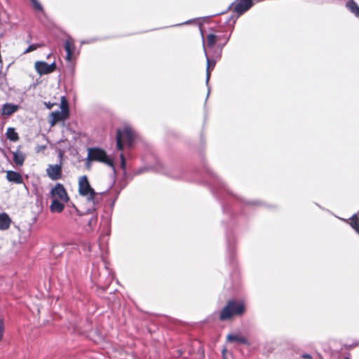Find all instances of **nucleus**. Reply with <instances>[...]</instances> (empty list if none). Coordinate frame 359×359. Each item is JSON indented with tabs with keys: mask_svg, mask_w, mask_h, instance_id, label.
Here are the masks:
<instances>
[{
	"mask_svg": "<svg viewBox=\"0 0 359 359\" xmlns=\"http://www.w3.org/2000/svg\"><path fill=\"white\" fill-rule=\"evenodd\" d=\"M79 193L86 198L88 205L86 210L88 212H94L97 210L102 201V196L96 193L90 187L86 175L81 176L79 180Z\"/></svg>",
	"mask_w": 359,
	"mask_h": 359,
	"instance_id": "f257e3e1",
	"label": "nucleus"
},
{
	"mask_svg": "<svg viewBox=\"0 0 359 359\" xmlns=\"http://www.w3.org/2000/svg\"><path fill=\"white\" fill-rule=\"evenodd\" d=\"M52 202L50 206L52 212H61L65 208V204L68 202L69 197L64 186L57 183L51 189Z\"/></svg>",
	"mask_w": 359,
	"mask_h": 359,
	"instance_id": "f03ea898",
	"label": "nucleus"
},
{
	"mask_svg": "<svg viewBox=\"0 0 359 359\" xmlns=\"http://www.w3.org/2000/svg\"><path fill=\"white\" fill-rule=\"evenodd\" d=\"M212 32L208 34L206 36V45L209 48H213L217 44V41H224V43H219L217 44V48L216 49L217 50H218L217 53V57L220 58L222 52V48L228 43L231 36V34H223V32L221 31L219 29H212Z\"/></svg>",
	"mask_w": 359,
	"mask_h": 359,
	"instance_id": "7ed1b4c3",
	"label": "nucleus"
},
{
	"mask_svg": "<svg viewBox=\"0 0 359 359\" xmlns=\"http://www.w3.org/2000/svg\"><path fill=\"white\" fill-rule=\"evenodd\" d=\"M245 311V305L241 302L229 300L219 313V319L226 320L233 316H242Z\"/></svg>",
	"mask_w": 359,
	"mask_h": 359,
	"instance_id": "20e7f679",
	"label": "nucleus"
},
{
	"mask_svg": "<svg viewBox=\"0 0 359 359\" xmlns=\"http://www.w3.org/2000/svg\"><path fill=\"white\" fill-rule=\"evenodd\" d=\"M136 137L135 133L128 126L124 127L122 130L118 129L116 131V147L119 151L123 150V141L131 147Z\"/></svg>",
	"mask_w": 359,
	"mask_h": 359,
	"instance_id": "39448f33",
	"label": "nucleus"
},
{
	"mask_svg": "<svg viewBox=\"0 0 359 359\" xmlns=\"http://www.w3.org/2000/svg\"><path fill=\"white\" fill-rule=\"evenodd\" d=\"M88 161H98L103 163L108 166L111 167L114 170V161L105 152L104 150L93 147L88 149Z\"/></svg>",
	"mask_w": 359,
	"mask_h": 359,
	"instance_id": "423d86ee",
	"label": "nucleus"
},
{
	"mask_svg": "<svg viewBox=\"0 0 359 359\" xmlns=\"http://www.w3.org/2000/svg\"><path fill=\"white\" fill-rule=\"evenodd\" d=\"M203 47L205 55L206 57V62H207L205 83H206L207 86H208L209 80L210 78V72L214 69L215 64H216V61L218 59L217 57V53L218 50H215L214 51V55L212 56V58H210L208 55V53H207V51L205 49V40L203 38Z\"/></svg>",
	"mask_w": 359,
	"mask_h": 359,
	"instance_id": "0eeeda50",
	"label": "nucleus"
},
{
	"mask_svg": "<svg viewBox=\"0 0 359 359\" xmlns=\"http://www.w3.org/2000/svg\"><path fill=\"white\" fill-rule=\"evenodd\" d=\"M36 72L40 75L48 74L53 72L56 69L55 62L50 65L43 61H36L34 64Z\"/></svg>",
	"mask_w": 359,
	"mask_h": 359,
	"instance_id": "6e6552de",
	"label": "nucleus"
},
{
	"mask_svg": "<svg viewBox=\"0 0 359 359\" xmlns=\"http://www.w3.org/2000/svg\"><path fill=\"white\" fill-rule=\"evenodd\" d=\"M47 176L52 180H57L62 178V171L61 164L48 165L46 170Z\"/></svg>",
	"mask_w": 359,
	"mask_h": 359,
	"instance_id": "1a4fd4ad",
	"label": "nucleus"
},
{
	"mask_svg": "<svg viewBox=\"0 0 359 359\" xmlns=\"http://www.w3.org/2000/svg\"><path fill=\"white\" fill-rule=\"evenodd\" d=\"M81 222L83 229L88 233L91 232L97 225V217L95 215L90 217L86 215L82 218Z\"/></svg>",
	"mask_w": 359,
	"mask_h": 359,
	"instance_id": "9d476101",
	"label": "nucleus"
},
{
	"mask_svg": "<svg viewBox=\"0 0 359 359\" xmlns=\"http://www.w3.org/2000/svg\"><path fill=\"white\" fill-rule=\"evenodd\" d=\"M233 11L238 15H241L247 11L249 8H250V7L252 6V1L240 0L236 4H233Z\"/></svg>",
	"mask_w": 359,
	"mask_h": 359,
	"instance_id": "9b49d317",
	"label": "nucleus"
},
{
	"mask_svg": "<svg viewBox=\"0 0 359 359\" xmlns=\"http://www.w3.org/2000/svg\"><path fill=\"white\" fill-rule=\"evenodd\" d=\"M65 50L66 51V60L70 62L72 59L73 53L75 50V46L74 43V40L69 37L68 38L65 43Z\"/></svg>",
	"mask_w": 359,
	"mask_h": 359,
	"instance_id": "f8f14e48",
	"label": "nucleus"
},
{
	"mask_svg": "<svg viewBox=\"0 0 359 359\" xmlns=\"http://www.w3.org/2000/svg\"><path fill=\"white\" fill-rule=\"evenodd\" d=\"M6 179L8 182L18 184H22L23 182L22 175L19 172L12 170H8L6 172Z\"/></svg>",
	"mask_w": 359,
	"mask_h": 359,
	"instance_id": "ddd939ff",
	"label": "nucleus"
},
{
	"mask_svg": "<svg viewBox=\"0 0 359 359\" xmlns=\"http://www.w3.org/2000/svg\"><path fill=\"white\" fill-rule=\"evenodd\" d=\"M213 191L215 193V194H217L218 196L222 195V192H226L230 194H231L229 189L226 187V186L224 184L223 182L219 179L217 177H215V182Z\"/></svg>",
	"mask_w": 359,
	"mask_h": 359,
	"instance_id": "4468645a",
	"label": "nucleus"
},
{
	"mask_svg": "<svg viewBox=\"0 0 359 359\" xmlns=\"http://www.w3.org/2000/svg\"><path fill=\"white\" fill-rule=\"evenodd\" d=\"M226 339L229 342H236L237 344H248V339L241 335V334H229L227 336H226Z\"/></svg>",
	"mask_w": 359,
	"mask_h": 359,
	"instance_id": "2eb2a0df",
	"label": "nucleus"
},
{
	"mask_svg": "<svg viewBox=\"0 0 359 359\" xmlns=\"http://www.w3.org/2000/svg\"><path fill=\"white\" fill-rule=\"evenodd\" d=\"M11 223V219L6 213H0V230H7L10 227Z\"/></svg>",
	"mask_w": 359,
	"mask_h": 359,
	"instance_id": "dca6fc26",
	"label": "nucleus"
},
{
	"mask_svg": "<svg viewBox=\"0 0 359 359\" xmlns=\"http://www.w3.org/2000/svg\"><path fill=\"white\" fill-rule=\"evenodd\" d=\"M18 106L13 104L6 103L2 107V114L10 116L17 111Z\"/></svg>",
	"mask_w": 359,
	"mask_h": 359,
	"instance_id": "f3484780",
	"label": "nucleus"
},
{
	"mask_svg": "<svg viewBox=\"0 0 359 359\" xmlns=\"http://www.w3.org/2000/svg\"><path fill=\"white\" fill-rule=\"evenodd\" d=\"M64 113L60 111H53L50 116L51 118L50 123L51 126H54L56 123L62 121L64 118Z\"/></svg>",
	"mask_w": 359,
	"mask_h": 359,
	"instance_id": "a211bd4d",
	"label": "nucleus"
},
{
	"mask_svg": "<svg viewBox=\"0 0 359 359\" xmlns=\"http://www.w3.org/2000/svg\"><path fill=\"white\" fill-rule=\"evenodd\" d=\"M346 7L355 15V17L359 18V6L353 0L348 1L346 3Z\"/></svg>",
	"mask_w": 359,
	"mask_h": 359,
	"instance_id": "6ab92c4d",
	"label": "nucleus"
},
{
	"mask_svg": "<svg viewBox=\"0 0 359 359\" xmlns=\"http://www.w3.org/2000/svg\"><path fill=\"white\" fill-rule=\"evenodd\" d=\"M343 220L348 223L359 234V219L356 215H353L350 218V222L346 219Z\"/></svg>",
	"mask_w": 359,
	"mask_h": 359,
	"instance_id": "aec40b11",
	"label": "nucleus"
},
{
	"mask_svg": "<svg viewBox=\"0 0 359 359\" xmlns=\"http://www.w3.org/2000/svg\"><path fill=\"white\" fill-rule=\"evenodd\" d=\"M6 137L11 141L16 142L19 137L13 128H8L6 133Z\"/></svg>",
	"mask_w": 359,
	"mask_h": 359,
	"instance_id": "412c9836",
	"label": "nucleus"
},
{
	"mask_svg": "<svg viewBox=\"0 0 359 359\" xmlns=\"http://www.w3.org/2000/svg\"><path fill=\"white\" fill-rule=\"evenodd\" d=\"M13 159L17 165H22L25 161V156L21 152H14Z\"/></svg>",
	"mask_w": 359,
	"mask_h": 359,
	"instance_id": "4be33fe9",
	"label": "nucleus"
},
{
	"mask_svg": "<svg viewBox=\"0 0 359 359\" xmlns=\"http://www.w3.org/2000/svg\"><path fill=\"white\" fill-rule=\"evenodd\" d=\"M34 8L36 11H43V7L37 0H30Z\"/></svg>",
	"mask_w": 359,
	"mask_h": 359,
	"instance_id": "5701e85b",
	"label": "nucleus"
},
{
	"mask_svg": "<svg viewBox=\"0 0 359 359\" xmlns=\"http://www.w3.org/2000/svg\"><path fill=\"white\" fill-rule=\"evenodd\" d=\"M61 108L62 112L65 113L68 111V105L64 97H62Z\"/></svg>",
	"mask_w": 359,
	"mask_h": 359,
	"instance_id": "b1692460",
	"label": "nucleus"
},
{
	"mask_svg": "<svg viewBox=\"0 0 359 359\" xmlns=\"http://www.w3.org/2000/svg\"><path fill=\"white\" fill-rule=\"evenodd\" d=\"M39 46H40V45H39V44H32V45L29 46V47L25 50L24 53H27L32 52V51L36 50Z\"/></svg>",
	"mask_w": 359,
	"mask_h": 359,
	"instance_id": "393cba45",
	"label": "nucleus"
},
{
	"mask_svg": "<svg viewBox=\"0 0 359 359\" xmlns=\"http://www.w3.org/2000/svg\"><path fill=\"white\" fill-rule=\"evenodd\" d=\"M4 331V323L2 320H0V341L1 340V339L3 337Z\"/></svg>",
	"mask_w": 359,
	"mask_h": 359,
	"instance_id": "a878e982",
	"label": "nucleus"
},
{
	"mask_svg": "<svg viewBox=\"0 0 359 359\" xmlns=\"http://www.w3.org/2000/svg\"><path fill=\"white\" fill-rule=\"evenodd\" d=\"M121 166L123 169H125V167H126V161H125V158H124V156L123 155L121 154Z\"/></svg>",
	"mask_w": 359,
	"mask_h": 359,
	"instance_id": "bb28decb",
	"label": "nucleus"
},
{
	"mask_svg": "<svg viewBox=\"0 0 359 359\" xmlns=\"http://www.w3.org/2000/svg\"><path fill=\"white\" fill-rule=\"evenodd\" d=\"M302 359H315V358L309 354H304L302 355Z\"/></svg>",
	"mask_w": 359,
	"mask_h": 359,
	"instance_id": "cd10ccee",
	"label": "nucleus"
},
{
	"mask_svg": "<svg viewBox=\"0 0 359 359\" xmlns=\"http://www.w3.org/2000/svg\"><path fill=\"white\" fill-rule=\"evenodd\" d=\"M45 105L48 109H50L53 107V104L50 102H45Z\"/></svg>",
	"mask_w": 359,
	"mask_h": 359,
	"instance_id": "c85d7f7f",
	"label": "nucleus"
},
{
	"mask_svg": "<svg viewBox=\"0 0 359 359\" xmlns=\"http://www.w3.org/2000/svg\"><path fill=\"white\" fill-rule=\"evenodd\" d=\"M91 161H88V158H86V166L88 169H90V167H91V163H90Z\"/></svg>",
	"mask_w": 359,
	"mask_h": 359,
	"instance_id": "c756f323",
	"label": "nucleus"
},
{
	"mask_svg": "<svg viewBox=\"0 0 359 359\" xmlns=\"http://www.w3.org/2000/svg\"><path fill=\"white\" fill-rule=\"evenodd\" d=\"M156 170H157L158 172H163V173H164V174H165V175H169V173H168V172H166V171H163V170H161V168H156Z\"/></svg>",
	"mask_w": 359,
	"mask_h": 359,
	"instance_id": "7c9ffc66",
	"label": "nucleus"
},
{
	"mask_svg": "<svg viewBox=\"0 0 359 359\" xmlns=\"http://www.w3.org/2000/svg\"><path fill=\"white\" fill-rule=\"evenodd\" d=\"M226 349H224L222 351V356H223L224 359H226Z\"/></svg>",
	"mask_w": 359,
	"mask_h": 359,
	"instance_id": "2f4dec72",
	"label": "nucleus"
},
{
	"mask_svg": "<svg viewBox=\"0 0 359 359\" xmlns=\"http://www.w3.org/2000/svg\"><path fill=\"white\" fill-rule=\"evenodd\" d=\"M86 247L88 248V251H90V246L88 243H86Z\"/></svg>",
	"mask_w": 359,
	"mask_h": 359,
	"instance_id": "473e14b6",
	"label": "nucleus"
},
{
	"mask_svg": "<svg viewBox=\"0 0 359 359\" xmlns=\"http://www.w3.org/2000/svg\"><path fill=\"white\" fill-rule=\"evenodd\" d=\"M355 346H356L355 344V345H349V346H348V349L352 348L355 347Z\"/></svg>",
	"mask_w": 359,
	"mask_h": 359,
	"instance_id": "72a5a7b5",
	"label": "nucleus"
},
{
	"mask_svg": "<svg viewBox=\"0 0 359 359\" xmlns=\"http://www.w3.org/2000/svg\"><path fill=\"white\" fill-rule=\"evenodd\" d=\"M219 43H224V41H217V43L218 44Z\"/></svg>",
	"mask_w": 359,
	"mask_h": 359,
	"instance_id": "f704fd0d",
	"label": "nucleus"
},
{
	"mask_svg": "<svg viewBox=\"0 0 359 359\" xmlns=\"http://www.w3.org/2000/svg\"><path fill=\"white\" fill-rule=\"evenodd\" d=\"M210 94V88L208 87V95Z\"/></svg>",
	"mask_w": 359,
	"mask_h": 359,
	"instance_id": "c9c22d12",
	"label": "nucleus"
},
{
	"mask_svg": "<svg viewBox=\"0 0 359 359\" xmlns=\"http://www.w3.org/2000/svg\"><path fill=\"white\" fill-rule=\"evenodd\" d=\"M189 22V21H187L186 22H184V24H188Z\"/></svg>",
	"mask_w": 359,
	"mask_h": 359,
	"instance_id": "e433bc0d",
	"label": "nucleus"
},
{
	"mask_svg": "<svg viewBox=\"0 0 359 359\" xmlns=\"http://www.w3.org/2000/svg\"><path fill=\"white\" fill-rule=\"evenodd\" d=\"M344 359H349L348 358L346 357Z\"/></svg>",
	"mask_w": 359,
	"mask_h": 359,
	"instance_id": "4c0bfd02",
	"label": "nucleus"
}]
</instances>
